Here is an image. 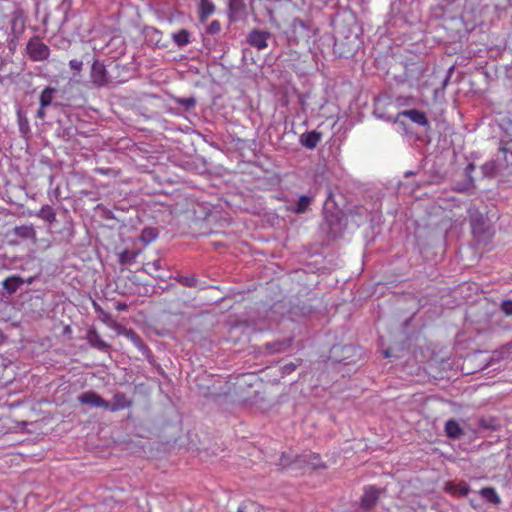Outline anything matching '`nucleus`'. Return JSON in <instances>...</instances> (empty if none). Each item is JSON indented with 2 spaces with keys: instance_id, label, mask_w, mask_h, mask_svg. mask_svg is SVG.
I'll return each instance as SVG.
<instances>
[{
  "instance_id": "f257e3e1",
  "label": "nucleus",
  "mask_w": 512,
  "mask_h": 512,
  "mask_svg": "<svg viewBox=\"0 0 512 512\" xmlns=\"http://www.w3.org/2000/svg\"><path fill=\"white\" fill-rule=\"evenodd\" d=\"M27 53L33 61H43L49 57L50 49L39 39H32L27 44Z\"/></svg>"
},
{
  "instance_id": "f03ea898",
  "label": "nucleus",
  "mask_w": 512,
  "mask_h": 512,
  "mask_svg": "<svg viewBox=\"0 0 512 512\" xmlns=\"http://www.w3.org/2000/svg\"><path fill=\"white\" fill-rule=\"evenodd\" d=\"M270 38V33L267 31L254 29L247 36V42L257 48L258 50H263L268 46V39Z\"/></svg>"
},
{
  "instance_id": "7ed1b4c3",
  "label": "nucleus",
  "mask_w": 512,
  "mask_h": 512,
  "mask_svg": "<svg viewBox=\"0 0 512 512\" xmlns=\"http://www.w3.org/2000/svg\"><path fill=\"white\" fill-rule=\"evenodd\" d=\"M90 78L92 83L98 87L104 86L109 82L105 66L99 61H95L92 64Z\"/></svg>"
},
{
  "instance_id": "20e7f679",
  "label": "nucleus",
  "mask_w": 512,
  "mask_h": 512,
  "mask_svg": "<svg viewBox=\"0 0 512 512\" xmlns=\"http://www.w3.org/2000/svg\"><path fill=\"white\" fill-rule=\"evenodd\" d=\"M78 401L83 405H90L93 407H101L108 409L109 402L102 399L96 392L87 391L78 396Z\"/></svg>"
},
{
  "instance_id": "39448f33",
  "label": "nucleus",
  "mask_w": 512,
  "mask_h": 512,
  "mask_svg": "<svg viewBox=\"0 0 512 512\" xmlns=\"http://www.w3.org/2000/svg\"><path fill=\"white\" fill-rule=\"evenodd\" d=\"M403 116L408 119H410L412 122L421 125V126H428V120L424 112L411 109V110H405L398 114V117Z\"/></svg>"
},
{
  "instance_id": "423d86ee",
  "label": "nucleus",
  "mask_w": 512,
  "mask_h": 512,
  "mask_svg": "<svg viewBox=\"0 0 512 512\" xmlns=\"http://www.w3.org/2000/svg\"><path fill=\"white\" fill-rule=\"evenodd\" d=\"M131 401L123 393H117L113 396L112 402L109 403L108 410L117 412L130 407Z\"/></svg>"
},
{
  "instance_id": "0eeeda50",
  "label": "nucleus",
  "mask_w": 512,
  "mask_h": 512,
  "mask_svg": "<svg viewBox=\"0 0 512 512\" xmlns=\"http://www.w3.org/2000/svg\"><path fill=\"white\" fill-rule=\"evenodd\" d=\"M321 140V134L316 131H311L303 134L301 137V143L303 146L309 149L315 148Z\"/></svg>"
},
{
  "instance_id": "6e6552de",
  "label": "nucleus",
  "mask_w": 512,
  "mask_h": 512,
  "mask_svg": "<svg viewBox=\"0 0 512 512\" xmlns=\"http://www.w3.org/2000/svg\"><path fill=\"white\" fill-rule=\"evenodd\" d=\"M379 491L374 487H367L364 490L362 496V505L366 508H370L378 499Z\"/></svg>"
},
{
  "instance_id": "1a4fd4ad",
  "label": "nucleus",
  "mask_w": 512,
  "mask_h": 512,
  "mask_svg": "<svg viewBox=\"0 0 512 512\" xmlns=\"http://www.w3.org/2000/svg\"><path fill=\"white\" fill-rule=\"evenodd\" d=\"M87 340L91 346L104 350L108 347L107 343L101 339L96 330L90 329L87 333Z\"/></svg>"
},
{
  "instance_id": "9d476101",
  "label": "nucleus",
  "mask_w": 512,
  "mask_h": 512,
  "mask_svg": "<svg viewBox=\"0 0 512 512\" xmlns=\"http://www.w3.org/2000/svg\"><path fill=\"white\" fill-rule=\"evenodd\" d=\"M23 284V280L18 276H11L3 281V288L10 294L16 292V290Z\"/></svg>"
},
{
  "instance_id": "9b49d317",
  "label": "nucleus",
  "mask_w": 512,
  "mask_h": 512,
  "mask_svg": "<svg viewBox=\"0 0 512 512\" xmlns=\"http://www.w3.org/2000/svg\"><path fill=\"white\" fill-rule=\"evenodd\" d=\"M445 432L448 437L456 439L462 434L459 424L455 420H449L445 424Z\"/></svg>"
},
{
  "instance_id": "f8f14e48",
  "label": "nucleus",
  "mask_w": 512,
  "mask_h": 512,
  "mask_svg": "<svg viewBox=\"0 0 512 512\" xmlns=\"http://www.w3.org/2000/svg\"><path fill=\"white\" fill-rule=\"evenodd\" d=\"M479 493L486 501L490 503L499 504L501 501L494 488H482Z\"/></svg>"
},
{
  "instance_id": "ddd939ff",
  "label": "nucleus",
  "mask_w": 512,
  "mask_h": 512,
  "mask_svg": "<svg viewBox=\"0 0 512 512\" xmlns=\"http://www.w3.org/2000/svg\"><path fill=\"white\" fill-rule=\"evenodd\" d=\"M200 17L205 20L214 12V5L210 0H200L199 5Z\"/></svg>"
},
{
  "instance_id": "4468645a",
  "label": "nucleus",
  "mask_w": 512,
  "mask_h": 512,
  "mask_svg": "<svg viewBox=\"0 0 512 512\" xmlns=\"http://www.w3.org/2000/svg\"><path fill=\"white\" fill-rule=\"evenodd\" d=\"M172 38L178 46L182 47L190 42V33L187 30L182 29L173 33Z\"/></svg>"
},
{
  "instance_id": "2eb2a0df",
  "label": "nucleus",
  "mask_w": 512,
  "mask_h": 512,
  "mask_svg": "<svg viewBox=\"0 0 512 512\" xmlns=\"http://www.w3.org/2000/svg\"><path fill=\"white\" fill-rule=\"evenodd\" d=\"M447 490L450 491L453 494H458V495H461V496H466L469 493L470 488H469L468 484L462 482V483H459L457 485L449 484L447 486Z\"/></svg>"
},
{
  "instance_id": "dca6fc26",
  "label": "nucleus",
  "mask_w": 512,
  "mask_h": 512,
  "mask_svg": "<svg viewBox=\"0 0 512 512\" xmlns=\"http://www.w3.org/2000/svg\"><path fill=\"white\" fill-rule=\"evenodd\" d=\"M238 512H265V510L254 501H245L238 508Z\"/></svg>"
},
{
  "instance_id": "f3484780",
  "label": "nucleus",
  "mask_w": 512,
  "mask_h": 512,
  "mask_svg": "<svg viewBox=\"0 0 512 512\" xmlns=\"http://www.w3.org/2000/svg\"><path fill=\"white\" fill-rule=\"evenodd\" d=\"M312 201V197L302 195L299 197L296 207L293 209L296 213H304Z\"/></svg>"
},
{
  "instance_id": "a211bd4d",
  "label": "nucleus",
  "mask_w": 512,
  "mask_h": 512,
  "mask_svg": "<svg viewBox=\"0 0 512 512\" xmlns=\"http://www.w3.org/2000/svg\"><path fill=\"white\" fill-rule=\"evenodd\" d=\"M38 216L49 223L54 222L55 218H56V215H55L53 209L48 205L43 206L40 209Z\"/></svg>"
},
{
  "instance_id": "6ab92c4d",
  "label": "nucleus",
  "mask_w": 512,
  "mask_h": 512,
  "mask_svg": "<svg viewBox=\"0 0 512 512\" xmlns=\"http://www.w3.org/2000/svg\"><path fill=\"white\" fill-rule=\"evenodd\" d=\"M54 90L52 88H45L40 95V104L42 107H47L51 104L53 99Z\"/></svg>"
},
{
  "instance_id": "aec40b11",
  "label": "nucleus",
  "mask_w": 512,
  "mask_h": 512,
  "mask_svg": "<svg viewBox=\"0 0 512 512\" xmlns=\"http://www.w3.org/2000/svg\"><path fill=\"white\" fill-rule=\"evenodd\" d=\"M157 238V232L154 228H145L141 234V240L149 244Z\"/></svg>"
},
{
  "instance_id": "412c9836",
  "label": "nucleus",
  "mask_w": 512,
  "mask_h": 512,
  "mask_svg": "<svg viewBox=\"0 0 512 512\" xmlns=\"http://www.w3.org/2000/svg\"><path fill=\"white\" fill-rule=\"evenodd\" d=\"M15 232L17 235L29 237L34 234V230L29 226L16 227Z\"/></svg>"
},
{
  "instance_id": "4be33fe9",
  "label": "nucleus",
  "mask_w": 512,
  "mask_h": 512,
  "mask_svg": "<svg viewBox=\"0 0 512 512\" xmlns=\"http://www.w3.org/2000/svg\"><path fill=\"white\" fill-rule=\"evenodd\" d=\"M177 103L184 106L186 109L193 108L196 104L194 98H178Z\"/></svg>"
},
{
  "instance_id": "5701e85b",
  "label": "nucleus",
  "mask_w": 512,
  "mask_h": 512,
  "mask_svg": "<svg viewBox=\"0 0 512 512\" xmlns=\"http://www.w3.org/2000/svg\"><path fill=\"white\" fill-rule=\"evenodd\" d=\"M501 310L507 316H512V300H506L501 303Z\"/></svg>"
},
{
  "instance_id": "b1692460",
  "label": "nucleus",
  "mask_w": 512,
  "mask_h": 512,
  "mask_svg": "<svg viewBox=\"0 0 512 512\" xmlns=\"http://www.w3.org/2000/svg\"><path fill=\"white\" fill-rule=\"evenodd\" d=\"M289 346H290V342L286 341V342L276 343L273 346H271V348H272V352H283Z\"/></svg>"
},
{
  "instance_id": "393cba45",
  "label": "nucleus",
  "mask_w": 512,
  "mask_h": 512,
  "mask_svg": "<svg viewBox=\"0 0 512 512\" xmlns=\"http://www.w3.org/2000/svg\"><path fill=\"white\" fill-rule=\"evenodd\" d=\"M69 66L72 70L79 72L83 67V62L77 59H72L69 62Z\"/></svg>"
},
{
  "instance_id": "a878e982",
  "label": "nucleus",
  "mask_w": 512,
  "mask_h": 512,
  "mask_svg": "<svg viewBox=\"0 0 512 512\" xmlns=\"http://www.w3.org/2000/svg\"><path fill=\"white\" fill-rule=\"evenodd\" d=\"M296 368V365L293 363L287 364L283 367V373H291Z\"/></svg>"
},
{
  "instance_id": "bb28decb",
  "label": "nucleus",
  "mask_w": 512,
  "mask_h": 512,
  "mask_svg": "<svg viewBox=\"0 0 512 512\" xmlns=\"http://www.w3.org/2000/svg\"><path fill=\"white\" fill-rule=\"evenodd\" d=\"M152 265L154 269L158 270L161 268V265H160V262L159 261H153L152 263H148L147 266H150Z\"/></svg>"
},
{
  "instance_id": "cd10ccee",
  "label": "nucleus",
  "mask_w": 512,
  "mask_h": 512,
  "mask_svg": "<svg viewBox=\"0 0 512 512\" xmlns=\"http://www.w3.org/2000/svg\"><path fill=\"white\" fill-rule=\"evenodd\" d=\"M44 108H45V107H42V106H41V108L37 111V116H38L39 118H44V116H45Z\"/></svg>"
},
{
  "instance_id": "c85d7f7f",
  "label": "nucleus",
  "mask_w": 512,
  "mask_h": 512,
  "mask_svg": "<svg viewBox=\"0 0 512 512\" xmlns=\"http://www.w3.org/2000/svg\"><path fill=\"white\" fill-rule=\"evenodd\" d=\"M193 283H194V279L185 278V280H184V284L187 286H192Z\"/></svg>"
},
{
  "instance_id": "c756f323",
  "label": "nucleus",
  "mask_w": 512,
  "mask_h": 512,
  "mask_svg": "<svg viewBox=\"0 0 512 512\" xmlns=\"http://www.w3.org/2000/svg\"><path fill=\"white\" fill-rule=\"evenodd\" d=\"M132 339L135 341V343H139V346L142 345L141 341H140V338L136 337L135 335H133Z\"/></svg>"
},
{
  "instance_id": "7c9ffc66",
  "label": "nucleus",
  "mask_w": 512,
  "mask_h": 512,
  "mask_svg": "<svg viewBox=\"0 0 512 512\" xmlns=\"http://www.w3.org/2000/svg\"><path fill=\"white\" fill-rule=\"evenodd\" d=\"M125 259H127V256H125V254H122V255H121V261H122V262H124V261H125Z\"/></svg>"
},
{
  "instance_id": "2f4dec72",
  "label": "nucleus",
  "mask_w": 512,
  "mask_h": 512,
  "mask_svg": "<svg viewBox=\"0 0 512 512\" xmlns=\"http://www.w3.org/2000/svg\"><path fill=\"white\" fill-rule=\"evenodd\" d=\"M125 259H127V256H125V254H122V255H121V261H122V262H124V261H125Z\"/></svg>"
},
{
  "instance_id": "473e14b6",
  "label": "nucleus",
  "mask_w": 512,
  "mask_h": 512,
  "mask_svg": "<svg viewBox=\"0 0 512 512\" xmlns=\"http://www.w3.org/2000/svg\"><path fill=\"white\" fill-rule=\"evenodd\" d=\"M153 32H154V34H155V35H157V36L160 34V33H159V31H157V30H155V29L153 30Z\"/></svg>"
},
{
  "instance_id": "72a5a7b5",
  "label": "nucleus",
  "mask_w": 512,
  "mask_h": 512,
  "mask_svg": "<svg viewBox=\"0 0 512 512\" xmlns=\"http://www.w3.org/2000/svg\"><path fill=\"white\" fill-rule=\"evenodd\" d=\"M389 356H390L389 352H388V351H386V352H385V357H389Z\"/></svg>"
}]
</instances>
